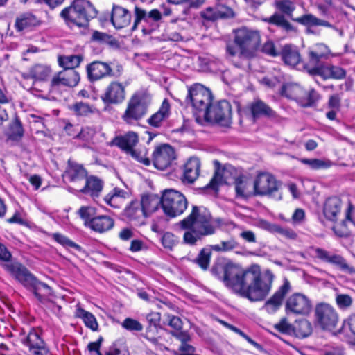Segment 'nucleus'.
I'll return each mask as SVG.
<instances>
[{
	"label": "nucleus",
	"instance_id": "1",
	"mask_svg": "<svg viewBox=\"0 0 355 355\" xmlns=\"http://www.w3.org/2000/svg\"><path fill=\"white\" fill-rule=\"evenodd\" d=\"M275 276L266 270L261 272L257 265L243 270L239 266L228 263L224 268V282L235 293L251 302L264 300L270 293Z\"/></svg>",
	"mask_w": 355,
	"mask_h": 355
},
{
	"label": "nucleus",
	"instance_id": "2",
	"mask_svg": "<svg viewBox=\"0 0 355 355\" xmlns=\"http://www.w3.org/2000/svg\"><path fill=\"white\" fill-rule=\"evenodd\" d=\"M179 225L185 230L184 243L194 245L202 237L213 234L216 230L215 221L208 209L203 207L193 206L190 214L180 220Z\"/></svg>",
	"mask_w": 355,
	"mask_h": 355
},
{
	"label": "nucleus",
	"instance_id": "3",
	"mask_svg": "<svg viewBox=\"0 0 355 355\" xmlns=\"http://www.w3.org/2000/svg\"><path fill=\"white\" fill-rule=\"evenodd\" d=\"M3 267L17 281L26 288L32 291L40 302L52 294L51 288L45 283L39 282L21 263H7L3 264Z\"/></svg>",
	"mask_w": 355,
	"mask_h": 355
},
{
	"label": "nucleus",
	"instance_id": "4",
	"mask_svg": "<svg viewBox=\"0 0 355 355\" xmlns=\"http://www.w3.org/2000/svg\"><path fill=\"white\" fill-rule=\"evenodd\" d=\"M96 15V9L87 0H74L60 13V16L67 24H72L79 27L87 26L89 21Z\"/></svg>",
	"mask_w": 355,
	"mask_h": 355
},
{
	"label": "nucleus",
	"instance_id": "5",
	"mask_svg": "<svg viewBox=\"0 0 355 355\" xmlns=\"http://www.w3.org/2000/svg\"><path fill=\"white\" fill-rule=\"evenodd\" d=\"M150 103V96L144 92L134 94L129 100L126 109L121 116L123 122L130 125H135L144 117Z\"/></svg>",
	"mask_w": 355,
	"mask_h": 355
},
{
	"label": "nucleus",
	"instance_id": "6",
	"mask_svg": "<svg viewBox=\"0 0 355 355\" xmlns=\"http://www.w3.org/2000/svg\"><path fill=\"white\" fill-rule=\"evenodd\" d=\"M189 101L194 109L196 119L204 118L211 105L212 94L210 90L202 85L195 84L188 89L186 98Z\"/></svg>",
	"mask_w": 355,
	"mask_h": 355
},
{
	"label": "nucleus",
	"instance_id": "7",
	"mask_svg": "<svg viewBox=\"0 0 355 355\" xmlns=\"http://www.w3.org/2000/svg\"><path fill=\"white\" fill-rule=\"evenodd\" d=\"M260 42V35L257 31L243 27L235 31L234 42L243 57L253 56L259 47Z\"/></svg>",
	"mask_w": 355,
	"mask_h": 355
},
{
	"label": "nucleus",
	"instance_id": "8",
	"mask_svg": "<svg viewBox=\"0 0 355 355\" xmlns=\"http://www.w3.org/2000/svg\"><path fill=\"white\" fill-rule=\"evenodd\" d=\"M281 182L269 173L261 172L256 176L253 187L255 196H267L279 200L282 198L279 189Z\"/></svg>",
	"mask_w": 355,
	"mask_h": 355
},
{
	"label": "nucleus",
	"instance_id": "9",
	"mask_svg": "<svg viewBox=\"0 0 355 355\" xmlns=\"http://www.w3.org/2000/svg\"><path fill=\"white\" fill-rule=\"evenodd\" d=\"M187 207V200L180 192L166 189L162 196V208L164 214L171 218L181 215Z\"/></svg>",
	"mask_w": 355,
	"mask_h": 355
},
{
	"label": "nucleus",
	"instance_id": "10",
	"mask_svg": "<svg viewBox=\"0 0 355 355\" xmlns=\"http://www.w3.org/2000/svg\"><path fill=\"white\" fill-rule=\"evenodd\" d=\"M282 94L295 101L302 107L313 106L319 99L320 95L314 90L306 92L297 83H287L282 88Z\"/></svg>",
	"mask_w": 355,
	"mask_h": 355
},
{
	"label": "nucleus",
	"instance_id": "11",
	"mask_svg": "<svg viewBox=\"0 0 355 355\" xmlns=\"http://www.w3.org/2000/svg\"><path fill=\"white\" fill-rule=\"evenodd\" d=\"M315 316L317 324L324 330L331 331L339 320L336 309L327 303H320L315 306Z\"/></svg>",
	"mask_w": 355,
	"mask_h": 355
},
{
	"label": "nucleus",
	"instance_id": "12",
	"mask_svg": "<svg viewBox=\"0 0 355 355\" xmlns=\"http://www.w3.org/2000/svg\"><path fill=\"white\" fill-rule=\"evenodd\" d=\"M203 119L207 121L228 125L232 119V107L230 103L227 101H220L216 104L211 105L207 114L205 115Z\"/></svg>",
	"mask_w": 355,
	"mask_h": 355
},
{
	"label": "nucleus",
	"instance_id": "13",
	"mask_svg": "<svg viewBox=\"0 0 355 355\" xmlns=\"http://www.w3.org/2000/svg\"><path fill=\"white\" fill-rule=\"evenodd\" d=\"M285 309L287 314L306 315L312 310V302L304 294L295 293L287 299Z\"/></svg>",
	"mask_w": 355,
	"mask_h": 355
},
{
	"label": "nucleus",
	"instance_id": "14",
	"mask_svg": "<svg viewBox=\"0 0 355 355\" xmlns=\"http://www.w3.org/2000/svg\"><path fill=\"white\" fill-rule=\"evenodd\" d=\"M155 167L159 170H165L171 166L176 159L175 149L168 144L157 146L152 155Z\"/></svg>",
	"mask_w": 355,
	"mask_h": 355
},
{
	"label": "nucleus",
	"instance_id": "15",
	"mask_svg": "<svg viewBox=\"0 0 355 355\" xmlns=\"http://www.w3.org/2000/svg\"><path fill=\"white\" fill-rule=\"evenodd\" d=\"M80 80L79 73L74 69H64L54 75L51 80L52 89L61 87H73L78 85Z\"/></svg>",
	"mask_w": 355,
	"mask_h": 355
},
{
	"label": "nucleus",
	"instance_id": "16",
	"mask_svg": "<svg viewBox=\"0 0 355 355\" xmlns=\"http://www.w3.org/2000/svg\"><path fill=\"white\" fill-rule=\"evenodd\" d=\"M308 73L311 75H318L323 79L340 80L346 76V70L340 66L327 64L316 67H308Z\"/></svg>",
	"mask_w": 355,
	"mask_h": 355
},
{
	"label": "nucleus",
	"instance_id": "17",
	"mask_svg": "<svg viewBox=\"0 0 355 355\" xmlns=\"http://www.w3.org/2000/svg\"><path fill=\"white\" fill-rule=\"evenodd\" d=\"M291 286L288 279H284L283 284L275 292L272 296L265 303L263 309L268 313H273L281 306L285 296L291 291Z\"/></svg>",
	"mask_w": 355,
	"mask_h": 355
},
{
	"label": "nucleus",
	"instance_id": "18",
	"mask_svg": "<svg viewBox=\"0 0 355 355\" xmlns=\"http://www.w3.org/2000/svg\"><path fill=\"white\" fill-rule=\"evenodd\" d=\"M125 98V89L123 83L113 81L105 89L101 99L105 103L118 104L123 101Z\"/></svg>",
	"mask_w": 355,
	"mask_h": 355
},
{
	"label": "nucleus",
	"instance_id": "19",
	"mask_svg": "<svg viewBox=\"0 0 355 355\" xmlns=\"http://www.w3.org/2000/svg\"><path fill=\"white\" fill-rule=\"evenodd\" d=\"M132 20L130 12L119 5H113L110 15V21L116 29H121L128 26Z\"/></svg>",
	"mask_w": 355,
	"mask_h": 355
},
{
	"label": "nucleus",
	"instance_id": "20",
	"mask_svg": "<svg viewBox=\"0 0 355 355\" xmlns=\"http://www.w3.org/2000/svg\"><path fill=\"white\" fill-rule=\"evenodd\" d=\"M348 224H351L355 227V206L351 202H348L345 211L344 220L340 224L335 225L333 227V230L338 236L345 237L349 233Z\"/></svg>",
	"mask_w": 355,
	"mask_h": 355
},
{
	"label": "nucleus",
	"instance_id": "21",
	"mask_svg": "<svg viewBox=\"0 0 355 355\" xmlns=\"http://www.w3.org/2000/svg\"><path fill=\"white\" fill-rule=\"evenodd\" d=\"M123 216L130 223L135 225L144 224L146 218L141 206L139 200H135L123 210Z\"/></svg>",
	"mask_w": 355,
	"mask_h": 355
},
{
	"label": "nucleus",
	"instance_id": "22",
	"mask_svg": "<svg viewBox=\"0 0 355 355\" xmlns=\"http://www.w3.org/2000/svg\"><path fill=\"white\" fill-rule=\"evenodd\" d=\"M330 53L329 47L324 44H317L309 51V62L304 67L308 71V67H320V60L327 58Z\"/></svg>",
	"mask_w": 355,
	"mask_h": 355
},
{
	"label": "nucleus",
	"instance_id": "23",
	"mask_svg": "<svg viewBox=\"0 0 355 355\" xmlns=\"http://www.w3.org/2000/svg\"><path fill=\"white\" fill-rule=\"evenodd\" d=\"M200 170V162L197 157H190L184 165L182 181L184 183L192 184L198 178Z\"/></svg>",
	"mask_w": 355,
	"mask_h": 355
},
{
	"label": "nucleus",
	"instance_id": "24",
	"mask_svg": "<svg viewBox=\"0 0 355 355\" xmlns=\"http://www.w3.org/2000/svg\"><path fill=\"white\" fill-rule=\"evenodd\" d=\"M343 203L340 198L331 197L326 200L323 206V214L325 218L331 221L335 222L340 215Z\"/></svg>",
	"mask_w": 355,
	"mask_h": 355
},
{
	"label": "nucleus",
	"instance_id": "25",
	"mask_svg": "<svg viewBox=\"0 0 355 355\" xmlns=\"http://www.w3.org/2000/svg\"><path fill=\"white\" fill-rule=\"evenodd\" d=\"M146 217H149L160 209L162 198L155 194H145L139 201Z\"/></svg>",
	"mask_w": 355,
	"mask_h": 355
},
{
	"label": "nucleus",
	"instance_id": "26",
	"mask_svg": "<svg viewBox=\"0 0 355 355\" xmlns=\"http://www.w3.org/2000/svg\"><path fill=\"white\" fill-rule=\"evenodd\" d=\"M170 114L171 106L168 101L165 98L159 110L148 118L147 122L154 128H159L162 123L169 117Z\"/></svg>",
	"mask_w": 355,
	"mask_h": 355
},
{
	"label": "nucleus",
	"instance_id": "27",
	"mask_svg": "<svg viewBox=\"0 0 355 355\" xmlns=\"http://www.w3.org/2000/svg\"><path fill=\"white\" fill-rule=\"evenodd\" d=\"M138 135L132 131H130L122 136H118L113 139L112 144L118 146L123 150L128 153L132 150L133 147L138 142Z\"/></svg>",
	"mask_w": 355,
	"mask_h": 355
},
{
	"label": "nucleus",
	"instance_id": "28",
	"mask_svg": "<svg viewBox=\"0 0 355 355\" xmlns=\"http://www.w3.org/2000/svg\"><path fill=\"white\" fill-rule=\"evenodd\" d=\"M41 335L42 332L40 329H32L28 334L21 339L22 344L28 347L30 353L46 344Z\"/></svg>",
	"mask_w": 355,
	"mask_h": 355
},
{
	"label": "nucleus",
	"instance_id": "29",
	"mask_svg": "<svg viewBox=\"0 0 355 355\" xmlns=\"http://www.w3.org/2000/svg\"><path fill=\"white\" fill-rule=\"evenodd\" d=\"M135 16L132 31L136 30L141 21L148 22V19H151L154 21H158L162 19V14L157 9H153L147 13L145 10L137 6L135 8Z\"/></svg>",
	"mask_w": 355,
	"mask_h": 355
},
{
	"label": "nucleus",
	"instance_id": "30",
	"mask_svg": "<svg viewBox=\"0 0 355 355\" xmlns=\"http://www.w3.org/2000/svg\"><path fill=\"white\" fill-rule=\"evenodd\" d=\"M87 71L90 80H97L109 75L112 70L107 63L94 62L88 65Z\"/></svg>",
	"mask_w": 355,
	"mask_h": 355
},
{
	"label": "nucleus",
	"instance_id": "31",
	"mask_svg": "<svg viewBox=\"0 0 355 355\" xmlns=\"http://www.w3.org/2000/svg\"><path fill=\"white\" fill-rule=\"evenodd\" d=\"M114 225V220L106 215L98 216L93 218L89 224V228L98 233H104L112 230Z\"/></svg>",
	"mask_w": 355,
	"mask_h": 355
},
{
	"label": "nucleus",
	"instance_id": "32",
	"mask_svg": "<svg viewBox=\"0 0 355 355\" xmlns=\"http://www.w3.org/2000/svg\"><path fill=\"white\" fill-rule=\"evenodd\" d=\"M103 182L95 176H90L87 178L85 187L80 191L90 196L94 200L98 198L103 189Z\"/></svg>",
	"mask_w": 355,
	"mask_h": 355
},
{
	"label": "nucleus",
	"instance_id": "33",
	"mask_svg": "<svg viewBox=\"0 0 355 355\" xmlns=\"http://www.w3.org/2000/svg\"><path fill=\"white\" fill-rule=\"evenodd\" d=\"M292 20L309 28L312 26H321L331 28L336 31H339L338 28L334 27L327 21L320 19L312 14H305L297 18H292Z\"/></svg>",
	"mask_w": 355,
	"mask_h": 355
},
{
	"label": "nucleus",
	"instance_id": "34",
	"mask_svg": "<svg viewBox=\"0 0 355 355\" xmlns=\"http://www.w3.org/2000/svg\"><path fill=\"white\" fill-rule=\"evenodd\" d=\"M128 198V193L123 189L114 188L104 198L105 202L114 208H120Z\"/></svg>",
	"mask_w": 355,
	"mask_h": 355
},
{
	"label": "nucleus",
	"instance_id": "35",
	"mask_svg": "<svg viewBox=\"0 0 355 355\" xmlns=\"http://www.w3.org/2000/svg\"><path fill=\"white\" fill-rule=\"evenodd\" d=\"M38 24L39 21L35 15L26 12L21 14L16 18L15 27L17 31H22L35 26Z\"/></svg>",
	"mask_w": 355,
	"mask_h": 355
},
{
	"label": "nucleus",
	"instance_id": "36",
	"mask_svg": "<svg viewBox=\"0 0 355 355\" xmlns=\"http://www.w3.org/2000/svg\"><path fill=\"white\" fill-rule=\"evenodd\" d=\"M75 315L82 319L87 328H89L94 331L98 329V324L95 316L92 313L83 309L79 305L76 306Z\"/></svg>",
	"mask_w": 355,
	"mask_h": 355
},
{
	"label": "nucleus",
	"instance_id": "37",
	"mask_svg": "<svg viewBox=\"0 0 355 355\" xmlns=\"http://www.w3.org/2000/svg\"><path fill=\"white\" fill-rule=\"evenodd\" d=\"M282 59L286 64L295 67L300 62V55L295 47L285 46L282 50Z\"/></svg>",
	"mask_w": 355,
	"mask_h": 355
},
{
	"label": "nucleus",
	"instance_id": "38",
	"mask_svg": "<svg viewBox=\"0 0 355 355\" xmlns=\"http://www.w3.org/2000/svg\"><path fill=\"white\" fill-rule=\"evenodd\" d=\"M67 174L71 182H76L83 180L87 175V172L82 165L69 160Z\"/></svg>",
	"mask_w": 355,
	"mask_h": 355
},
{
	"label": "nucleus",
	"instance_id": "39",
	"mask_svg": "<svg viewBox=\"0 0 355 355\" xmlns=\"http://www.w3.org/2000/svg\"><path fill=\"white\" fill-rule=\"evenodd\" d=\"M250 110L252 116L255 119L261 116H272V110L260 100L254 101L250 105Z\"/></svg>",
	"mask_w": 355,
	"mask_h": 355
},
{
	"label": "nucleus",
	"instance_id": "40",
	"mask_svg": "<svg viewBox=\"0 0 355 355\" xmlns=\"http://www.w3.org/2000/svg\"><path fill=\"white\" fill-rule=\"evenodd\" d=\"M328 263L337 266L340 270L348 273L355 274V268L349 265L340 255L332 253Z\"/></svg>",
	"mask_w": 355,
	"mask_h": 355
},
{
	"label": "nucleus",
	"instance_id": "41",
	"mask_svg": "<svg viewBox=\"0 0 355 355\" xmlns=\"http://www.w3.org/2000/svg\"><path fill=\"white\" fill-rule=\"evenodd\" d=\"M146 318L150 324V326L146 333V338L152 343H156L157 341V338L152 336L150 333L152 331H157V327L159 325L160 321V315L159 313L156 312L150 313L147 315Z\"/></svg>",
	"mask_w": 355,
	"mask_h": 355
},
{
	"label": "nucleus",
	"instance_id": "42",
	"mask_svg": "<svg viewBox=\"0 0 355 355\" xmlns=\"http://www.w3.org/2000/svg\"><path fill=\"white\" fill-rule=\"evenodd\" d=\"M274 6L279 12L290 17H292L296 8L295 2L293 0H276Z\"/></svg>",
	"mask_w": 355,
	"mask_h": 355
},
{
	"label": "nucleus",
	"instance_id": "43",
	"mask_svg": "<svg viewBox=\"0 0 355 355\" xmlns=\"http://www.w3.org/2000/svg\"><path fill=\"white\" fill-rule=\"evenodd\" d=\"M83 58L80 55H74L60 56L58 58L59 64L64 69H74V68L79 66Z\"/></svg>",
	"mask_w": 355,
	"mask_h": 355
},
{
	"label": "nucleus",
	"instance_id": "44",
	"mask_svg": "<svg viewBox=\"0 0 355 355\" xmlns=\"http://www.w3.org/2000/svg\"><path fill=\"white\" fill-rule=\"evenodd\" d=\"M235 191L238 196L248 198L252 196L250 184L243 178H238L235 182Z\"/></svg>",
	"mask_w": 355,
	"mask_h": 355
},
{
	"label": "nucleus",
	"instance_id": "45",
	"mask_svg": "<svg viewBox=\"0 0 355 355\" xmlns=\"http://www.w3.org/2000/svg\"><path fill=\"white\" fill-rule=\"evenodd\" d=\"M31 76L38 80H45L51 74V70L49 66L43 64H35L32 67Z\"/></svg>",
	"mask_w": 355,
	"mask_h": 355
},
{
	"label": "nucleus",
	"instance_id": "46",
	"mask_svg": "<svg viewBox=\"0 0 355 355\" xmlns=\"http://www.w3.org/2000/svg\"><path fill=\"white\" fill-rule=\"evenodd\" d=\"M301 162L314 170L328 168L333 165V163L329 159H303Z\"/></svg>",
	"mask_w": 355,
	"mask_h": 355
},
{
	"label": "nucleus",
	"instance_id": "47",
	"mask_svg": "<svg viewBox=\"0 0 355 355\" xmlns=\"http://www.w3.org/2000/svg\"><path fill=\"white\" fill-rule=\"evenodd\" d=\"M297 337L305 338L312 332V326L307 320H300L293 329Z\"/></svg>",
	"mask_w": 355,
	"mask_h": 355
},
{
	"label": "nucleus",
	"instance_id": "48",
	"mask_svg": "<svg viewBox=\"0 0 355 355\" xmlns=\"http://www.w3.org/2000/svg\"><path fill=\"white\" fill-rule=\"evenodd\" d=\"M96 209L92 207H81L78 210L80 217L84 220L85 225L89 227L90 222L96 218Z\"/></svg>",
	"mask_w": 355,
	"mask_h": 355
},
{
	"label": "nucleus",
	"instance_id": "49",
	"mask_svg": "<svg viewBox=\"0 0 355 355\" xmlns=\"http://www.w3.org/2000/svg\"><path fill=\"white\" fill-rule=\"evenodd\" d=\"M70 109L77 116H87L93 112V107L89 106L88 104L78 102L70 107Z\"/></svg>",
	"mask_w": 355,
	"mask_h": 355
},
{
	"label": "nucleus",
	"instance_id": "50",
	"mask_svg": "<svg viewBox=\"0 0 355 355\" xmlns=\"http://www.w3.org/2000/svg\"><path fill=\"white\" fill-rule=\"evenodd\" d=\"M211 252L209 249L203 248L196 259V263L202 269L207 270L209 266Z\"/></svg>",
	"mask_w": 355,
	"mask_h": 355
},
{
	"label": "nucleus",
	"instance_id": "51",
	"mask_svg": "<svg viewBox=\"0 0 355 355\" xmlns=\"http://www.w3.org/2000/svg\"><path fill=\"white\" fill-rule=\"evenodd\" d=\"M130 154L135 160L148 166L150 161L146 156V149L145 148L141 149H132L128 153Z\"/></svg>",
	"mask_w": 355,
	"mask_h": 355
},
{
	"label": "nucleus",
	"instance_id": "52",
	"mask_svg": "<svg viewBox=\"0 0 355 355\" xmlns=\"http://www.w3.org/2000/svg\"><path fill=\"white\" fill-rule=\"evenodd\" d=\"M113 40L114 39L110 35L98 31H94L91 37V41L99 44H111Z\"/></svg>",
	"mask_w": 355,
	"mask_h": 355
},
{
	"label": "nucleus",
	"instance_id": "53",
	"mask_svg": "<svg viewBox=\"0 0 355 355\" xmlns=\"http://www.w3.org/2000/svg\"><path fill=\"white\" fill-rule=\"evenodd\" d=\"M53 238L56 242H58L60 245H63L64 247L72 248H75L78 250H80V247L78 244L75 243L74 242L71 241L69 238H67V236H65L61 234L55 233L53 234Z\"/></svg>",
	"mask_w": 355,
	"mask_h": 355
},
{
	"label": "nucleus",
	"instance_id": "54",
	"mask_svg": "<svg viewBox=\"0 0 355 355\" xmlns=\"http://www.w3.org/2000/svg\"><path fill=\"white\" fill-rule=\"evenodd\" d=\"M162 243L165 248L172 250L178 243V239L171 232H166L162 237Z\"/></svg>",
	"mask_w": 355,
	"mask_h": 355
},
{
	"label": "nucleus",
	"instance_id": "55",
	"mask_svg": "<svg viewBox=\"0 0 355 355\" xmlns=\"http://www.w3.org/2000/svg\"><path fill=\"white\" fill-rule=\"evenodd\" d=\"M237 246V243L231 239L229 241H221L219 244L211 245V249L216 252H226L234 249Z\"/></svg>",
	"mask_w": 355,
	"mask_h": 355
},
{
	"label": "nucleus",
	"instance_id": "56",
	"mask_svg": "<svg viewBox=\"0 0 355 355\" xmlns=\"http://www.w3.org/2000/svg\"><path fill=\"white\" fill-rule=\"evenodd\" d=\"M336 302L340 309H347L352 305V298L347 294H338Z\"/></svg>",
	"mask_w": 355,
	"mask_h": 355
},
{
	"label": "nucleus",
	"instance_id": "57",
	"mask_svg": "<svg viewBox=\"0 0 355 355\" xmlns=\"http://www.w3.org/2000/svg\"><path fill=\"white\" fill-rule=\"evenodd\" d=\"M96 129L92 127L86 126L82 128L80 132L77 133V138L83 141H89L96 134Z\"/></svg>",
	"mask_w": 355,
	"mask_h": 355
},
{
	"label": "nucleus",
	"instance_id": "58",
	"mask_svg": "<svg viewBox=\"0 0 355 355\" xmlns=\"http://www.w3.org/2000/svg\"><path fill=\"white\" fill-rule=\"evenodd\" d=\"M270 24H276L286 29L291 27L289 22L281 15L275 13L268 19L266 20Z\"/></svg>",
	"mask_w": 355,
	"mask_h": 355
},
{
	"label": "nucleus",
	"instance_id": "59",
	"mask_svg": "<svg viewBox=\"0 0 355 355\" xmlns=\"http://www.w3.org/2000/svg\"><path fill=\"white\" fill-rule=\"evenodd\" d=\"M122 326L129 331H139L143 329L142 324L139 321L129 318L123 320Z\"/></svg>",
	"mask_w": 355,
	"mask_h": 355
},
{
	"label": "nucleus",
	"instance_id": "60",
	"mask_svg": "<svg viewBox=\"0 0 355 355\" xmlns=\"http://www.w3.org/2000/svg\"><path fill=\"white\" fill-rule=\"evenodd\" d=\"M313 256L323 262L329 263L332 253L324 249L316 248L313 249Z\"/></svg>",
	"mask_w": 355,
	"mask_h": 355
},
{
	"label": "nucleus",
	"instance_id": "61",
	"mask_svg": "<svg viewBox=\"0 0 355 355\" xmlns=\"http://www.w3.org/2000/svg\"><path fill=\"white\" fill-rule=\"evenodd\" d=\"M274 327L278 331L284 334H290L293 330L292 325L288 322L286 318H282L274 325Z\"/></svg>",
	"mask_w": 355,
	"mask_h": 355
},
{
	"label": "nucleus",
	"instance_id": "62",
	"mask_svg": "<svg viewBox=\"0 0 355 355\" xmlns=\"http://www.w3.org/2000/svg\"><path fill=\"white\" fill-rule=\"evenodd\" d=\"M217 10L218 12L220 18H230L234 16L233 10L222 3L216 5Z\"/></svg>",
	"mask_w": 355,
	"mask_h": 355
},
{
	"label": "nucleus",
	"instance_id": "63",
	"mask_svg": "<svg viewBox=\"0 0 355 355\" xmlns=\"http://www.w3.org/2000/svg\"><path fill=\"white\" fill-rule=\"evenodd\" d=\"M202 17L207 20L214 21L219 19L218 12L216 6L214 8L208 7L202 12Z\"/></svg>",
	"mask_w": 355,
	"mask_h": 355
},
{
	"label": "nucleus",
	"instance_id": "64",
	"mask_svg": "<svg viewBox=\"0 0 355 355\" xmlns=\"http://www.w3.org/2000/svg\"><path fill=\"white\" fill-rule=\"evenodd\" d=\"M23 135V128L21 123L16 121L10 128V137L13 139L20 138Z\"/></svg>",
	"mask_w": 355,
	"mask_h": 355
}]
</instances>
